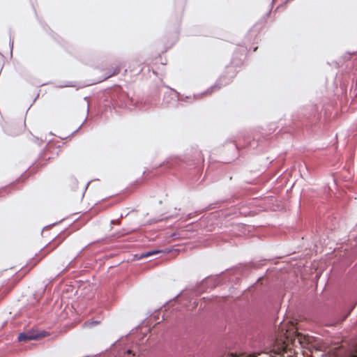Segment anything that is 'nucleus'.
<instances>
[{"label":"nucleus","mask_w":357,"mask_h":357,"mask_svg":"<svg viewBox=\"0 0 357 357\" xmlns=\"http://www.w3.org/2000/svg\"><path fill=\"white\" fill-rule=\"evenodd\" d=\"M44 335L40 333L33 334L29 332L20 333L18 340L20 342L39 339Z\"/></svg>","instance_id":"obj_1"},{"label":"nucleus","mask_w":357,"mask_h":357,"mask_svg":"<svg viewBox=\"0 0 357 357\" xmlns=\"http://www.w3.org/2000/svg\"><path fill=\"white\" fill-rule=\"evenodd\" d=\"M160 252V250H154L153 251L147 252L142 255V257H149L150 256H152L153 255H156Z\"/></svg>","instance_id":"obj_2"},{"label":"nucleus","mask_w":357,"mask_h":357,"mask_svg":"<svg viewBox=\"0 0 357 357\" xmlns=\"http://www.w3.org/2000/svg\"><path fill=\"white\" fill-rule=\"evenodd\" d=\"M220 86H219V84H215L214 86H213L210 89H208L205 93H211L212 91L215 89H220Z\"/></svg>","instance_id":"obj_3"},{"label":"nucleus","mask_w":357,"mask_h":357,"mask_svg":"<svg viewBox=\"0 0 357 357\" xmlns=\"http://www.w3.org/2000/svg\"><path fill=\"white\" fill-rule=\"evenodd\" d=\"M72 85H69V84H67V85H65V86H71Z\"/></svg>","instance_id":"obj_4"},{"label":"nucleus","mask_w":357,"mask_h":357,"mask_svg":"<svg viewBox=\"0 0 357 357\" xmlns=\"http://www.w3.org/2000/svg\"><path fill=\"white\" fill-rule=\"evenodd\" d=\"M128 354L131 353V351H130V350H128Z\"/></svg>","instance_id":"obj_5"},{"label":"nucleus","mask_w":357,"mask_h":357,"mask_svg":"<svg viewBox=\"0 0 357 357\" xmlns=\"http://www.w3.org/2000/svg\"><path fill=\"white\" fill-rule=\"evenodd\" d=\"M351 357H357V356H351Z\"/></svg>","instance_id":"obj_6"}]
</instances>
